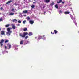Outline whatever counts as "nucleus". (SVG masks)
<instances>
[{
    "label": "nucleus",
    "instance_id": "obj_1",
    "mask_svg": "<svg viewBox=\"0 0 79 79\" xmlns=\"http://www.w3.org/2000/svg\"><path fill=\"white\" fill-rule=\"evenodd\" d=\"M7 31L8 32H6V35L7 36H10L11 35V33H12V31H10V28H8L7 29Z\"/></svg>",
    "mask_w": 79,
    "mask_h": 79
},
{
    "label": "nucleus",
    "instance_id": "obj_2",
    "mask_svg": "<svg viewBox=\"0 0 79 79\" xmlns=\"http://www.w3.org/2000/svg\"><path fill=\"white\" fill-rule=\"evenodd\" d=\"M70 17L71 19L73 21V22H74V23H75V25L76 26H77V23H76V19H75V18H73V16L72 15H70Z\"/></svg>",
    "mask_w": 79,
    "mask_h": 79
},
{
    "label": "nucleus",
    "instance_id": "obj_3",
    "mask_svg": "<svg viewBox=\"0 0 79 79\" xmlns=\"http://www.w3.org/2000/svg\"><path fill=\"white\" fill-rule=\"evenodd\" d=\"M4 41L3 40H2L0 42V44L1 45V47H2L3 46V43L4 42Z\"/></svg>",
    "mask_w": 79,
    "mask_h": 79
},
{
    "label": "nucleus",
    "instance_id": "obj_4",
    "mask_svg": "<svg viewBox=\"0 0 79 79\" xmlns=\"http://www.w3.org/2000/svg\"><path fill=\"white\" fill-rule=\"evenodd\" d=\"M26 35H28V33L27 32H23V37H25Z\"/></svg>",
    "mask_w": 79,
    "mask_h": 79
},
{
    "label": "nucleus",
    "instance_id": "obj_5",
    "mask_svg": "<svg viewBox=\"0 0 79 79\" xmlns=\"http://www.w3.org/2000/svg\"><path fill=\"white\" fill-rule=\"evenodd\" d=\"M7 47H8L9 48H8V49H11V45L10 44V43H8L7 44Z\"/></svg>",
    "mask_w": 79,
    "mask_h": 79
},
{
    "label": "nucleus",
    "instance_id": "obj_6",
    "mask_svg": "<svg viewBox=\"0 0 79 79\" xmlns=\"http://www.w3.org/2000/svg\"><path fill=\"white\" fill-rule=\"evenodd\" d=\"M29 23L31 24H34V21L32 20H30L29 21Z\"/></svg>",
    "mask_w": 79,
    "mask_h": 79
},
{
    "label": "nucleus",
    "instance_id": "obj_7",
    "mask_svg": "<svg viewBox=\"0 0 79 79\" xmlns=\"http://www.w3.org/2000/svg\"><path fill=\"white\" fill-rule=\"evenodd\" d=\"M1 35H4L5 34V31H2L1 32Z\"/></svg>",
    "mask_w": 79,
    "mask_h": 79
},
{
    "label": "nucleus",
    "instance_id": "obj_8",
    "mask_svg": "<svg viewBox=\"0 0 79 79\" xmlns=\"http://www.w3.org/2000/svg\"><path fill=\"white\" fill-rule=\"evenodd\" d=\"M32 35H33V34L32 32H30L29 33L28 35L29 36H31Z\"/></svg>",
    "mask_w": 79,
    "mask_h": 79
},
{
    "label": "nucleus",
    "instance_id": "obj_9",
    "mask_svg": "<svg viewBox=\"0 0 79 79\" xmlns=\"http://www.w3.org/2000/svg\"><path fill=\"white\" fill-rule=\"evenodd\" d=\"M12 27L13 29H16V26L13 25H12Z\"/></svg>",
    "mask_w": 79,
    "mask_h": 79
},
{
    "label": "nucleus",
    "instance_id": "obj_10",
    "mask_svg": "<svg viewBox=\"0 0 79 79\" xmlns=\"http://www.w3.org/2000/svg\"><path fill=\"white\" fill-rule=\"evenodd\" d=\"M62 2V0H59V1H57V3H61Z\"/></svg>",
    "mask_w": 79,
    "mask_h": 79
},
{
    "label": "nucleus",
    "instance_id": "obj_11",
    "mask_svg": "<svg viewBox=\"0 0 79 79\" xmlns=\"http://www.w3.org/2000/svg\"><path fill=\"white\" fill-rule=\"evenodd\" d=\"M54 3H54V2H52L50 4V5L51 6H53V5H54Z\"/></svg>",
    "mask_w": 79,
    "mask_h": 79
},
{
    "label": "nucleus",
    "instance_id": "obj_12",
    "mask_svg": "<svg viewBox=\"0 0 79 79\" xmlns=\"http://www.w3.org/2000/svg\"><path fill=\"white\" fill-rule=\"evenodd\" d=\"M70 13V12L68 11H66L64 12V14H69Z\"/></svg>",
    "mask_w": 79,
    "mask_h": 79
},
{
    "label": "nucleus",
    "instance_id": "obj_13",
    "mask_svg": "<svg viewBox=\"0 0 79 79\" xmlns=\"http://www.w3.org/2000/svg\"><path fill=\"white\" fill-rule=\"evenodd\" d=\"M12 2V1H11V0L9 1H8V2H6V4H8L9 3H10Z\"/></svg>",
    "mask_w": 79,
    "mask_h": 79
},
{
    "label": "nucleus",
    "instance_id": "obj_14",
    "mask_svg": "<svg viewBox=\"0 0 79 79\" xmlns=\"http://www.w3.org/2000/svg\"><path fill=\"white\" fill-rule=\"evenodd\" d=\"M10 24H8L6 25L5 26L6 27H9V26H10Z\"/></svg>",
    "mask_w": 79,
    "mask_h": 79
},
{
    "label": "nucleus",
    "instance_id": "obj_15",
    "mask_svg": "<svg viewBox=\"0 0 79 79\" xmlns=\"http://www.w3.org/2000/svg\"><path fill=\"white\" fill-rule=\"evenodd\" d=\"M54 32L55 34H57V33H58V31H56V30H54Z\"/></svg>",
    "mask_w": 79,
    "mask_h": 79
},
{
    "label": "nucleus",
    "instance_id": "obj_16",
    "mask_svg": "<svg viewBox=\"0 0 79 79\" xmlns=\"http://www.w3.org/2000/svg\"><path fill=\"white\" fill-rule=\"evenodd\" d=\"M55 7L56 8L58 9V4H56L55 5Z\"/></svg>",
    "mask_w": 79,
    "mask_h": 79
},
{
    "label": "nucleus",
    "instance_id": "obj_17",
    "mask_svg": "<svg viewBox=\"0 0 79 79\" xmlns=\"http://www.w3.org/2000/svg\"><path fill=\"white\" fill-rule=\"evenodd\" d=\"M50 0H45V2L46 3H49L50 2Z\"/></svg>",
    "mask_w": 79,
    "mask_h": 79
},
{
    "label": "nucleus",
    "instance_id": "obj_18",
    "mask_svg": "<svg viewBox=\"0 0 79 79\" xmlns=\"http://www.w3.org/2000/svg\"><path fill=\"white\" fill-rule=\"evenodd\" d=\"M60 14H62L63 13V12H62V11H61V10H59V11L58 12Z\"/></svg>",
    "mask_w": 79,
    "mask_h": 79
},
{
    "label": "nucleus",
    "instance_id": "obj_19",
    "mask_svg": "<svg viewBox=\"0 0 79 79\" xmlns=\"http://www.w3.org/2000/svg\"><path fill=\"white\" fill-rule=\"evenodd\" d=\"M23 13H27V11L25 10L23 11Z\"/></svg>",
    "mask_w": 79,
    "mask_h": 79
},
{
    "label": "nucleus",
    "instance_id": "obj_20",
    "mask_svg": "<svg viewBox=\"0 0 79 79\" xmlns=\"http://www.w3.org/2000/svg\"><path fill=\"white\" fill-rule=\"evenodd\" d=\"M27 28H25L23 29L24 31H27Z\"/></svg>",
    "mask_w": 79,
    "mask_h": 79
},
{
    "label": "nucleus",
    "instance_id": "obj_21",
    "mask_svg": "<svg viewBox=\"0 0 79 79\" xmlns=\"http://www.w3.org/2000/svg\"><path fill=\"white\" fill-rule=\"evenodd\" d=\"M9 42V40H6L5 42V44H6V43H8V42Z\"/></svg>",
    "mask_w": 79,
    "mask_h": 79
},
{
    "label": "nucleus",
    "instance_id": "obj_22",
    "mask_svg": "<svg viewBox=\"0 0 79 79\" xmlns=\"http://www.w3.org/2000/svg\"><path fill=\"white\" fill-rule=\"evenodd\" d=\"M12 21H13V22H17V20H16V19H14Z\"/></svg>",
    "mask_w": 79,
    "mask_h": 79
},
{
    "label": "nucleus",
    "instance_id": "obj_23",
    "mask_svg": "<svg viewBox=\"0 0 79 79\" xmlns=\"http://www.w3.org/2000/svg\"><path fill=\"white\" fill-rule=\"evenodd\" d=\"M20 44L21 45H23V40L21 41H20Z\"/></svg>",
    "mask_w": 79,
    "mask_h": 79
},
{
    "label": "nucleus",
    "instance_id": "obj_24",
    "mask_svg": "<svg viewBox=\"0 0 79 79\" xmlns=\"http://www.w3.org/2000/svg\"><path fill=\"white\" fill-rule=\"evenodd\" d=\"M31 7L32 8H34V7H35V6L34 5H33L31 6Z\"/></svg>",
    "mask_w": 79,
    "mask_h": 79
},
{
    "label": "nucleus",
    "instance_id": "obj_25",
    "mask_svg": "<svg viewBox=\"0 0 79 79\" xmlns=\"http://www.w3.org/2000/svg\"><path fill=\"white\" fill-rule=\"evenodd\" d=\"M43 37H42V36H40L39 37V39H43Z\"/></svg>",
    "mask_w": 79,
    "mask_h": 79
},
{
    "label": "nucleus",
    "instance_id": "obj_26",
    "mask_svg": "<svg viewBox=\"0 0 79 79\" xmlns=\"http://www.w3.org/2000/svg\"><path fill=\"white\" fill-rule=\"evenodd\" d=\"M19 35H20V36H21V37H23V34L20 33Z\"/></svg>",
    "mask_w": 79,
    "mask_h": 79
},
{
    "label": "nucleus",
    "instance_id": "obj_27",
    "mask_svg": "<svg viewBox=\"0 0 79 79\" xmlns=\"http://www.w3.org/2000/svg\"><path fill=\"white\" fill-rule=\"evenodd\" d=\"M26 22V20H24L23 22V24H25V23Z\"/></svg>",
    "mask_w": 79,
    "mask_h": 79
},
{
    "label": "nucleus",
    "instance_id": "obj_28",
    "mask_svg": "<svg viewBox=\"0 0 79 79\" xmlns=\"http://www.w3.org/2000/svg\"><path fill=\"white\" fill-rule=\"evenodd\" d=\"M30 17H27V20H30Z\"/></svg>",
    "mask_w": 79,
    "mask_h": 79
},
{
    "label": "nucleus",
    "instance_id": "obj_29",
    "mask_svg": "<svg viewBox=\"0 0 79 79\" xmlns=\"http://www.w3.org/2000/svg\"><path fill=\"white\" fill-rule=\"evenodd\" d=\"M14 15V13H10V15H11V16H12V15Z\"/></svg>",
    "mask_w": 79,
    "mask_h": 79
},
{
    "label": "nucleus",
    "instance_id": "obj_30",
    "mask_svg": "<svg viewBox=\"0 0 79 79\" xmlns=\"http://www.w3.org/2000/svg\"><path fill=\"white\" fill-rule=\"evenodd\" d=\"M28 36H27L25 37V39H27V38H28Z\"/></svg>",
    "mask_w": 79,
    "mask_h": 79
},
{
    "label": "nucleus",
    "instance_id": "obj_31",
    "mask_svg": "<svg viewBox=\"0 0 79 79\" xmlns=\"http://www.w3.org/2000/svg\"><path fill=\"white\" fill-rule=\"evenodd\" d=\"M18 23H21V20H19L18 21Z\"/></svg>",
    "mask_w": 79,
    "mask_h": 79
},
{
    "label": "nucleus",
    "instance_id": "obj_32",
    "mask_svg": "<svg viewBox=\"0 0 79 79\" xmlns=\"http://www.w3.org/2000/svg\"><path fill=\"white\" fill-rule=\"evenodd\" d=\"M11 10L12 11H13V12H14V11H15V9H12Z\"/></svg>",
    "mask_w": 79,
    "mask_h": 79
},
{
    "label": "nucleus",
    "instance_id": "obj_33",
    "mask_svg": "<svg viewBox=\"0 0 79 79\" xmlns=\"http://www.w3.org/2000/svg\"><path fill=\"white\" fill-rule=\"evenodd\" d=\"M14 5H15L16 6H17V5H18V4L16 3H15L14 4Z\"/></svg>",
    "mask_w": 79,
    "mask_h": 79
},
{
    "label": "nucleus",
    "instance_id": "obj_34",
    "mask_svg": "<svg viewBox=\"0 0 79 79\" xmlns=\"http://www.w3.org/2000/svg\"><path fill=\"white\" fill-rule=\"evenodd\" d=\"M5 48L6 50V49H7V47L6 46H5Z\"/></svg>",
    "mask_w": 79,
    "mask_h": 79
},
{
    "label": "nucleus",
    "instance_id": "obj_35",
    "mask_svg": "<svg viewBox=\"0 0 79 79\" xmlns=\"http://www.w3.org/2000/svg\"><path fill=\"white\" fill-rule=\"evenodd\" d=\"M3 20V19H0V21H2Z\"/></svg>",
    "mask_w": 79,
    "mask_h": 79
},
{
    "label": "nucleus",
    "instance_id": "obj_36",
    "mask_svg": "<svg viewBox=\"0 0 79 79\" xmlns=\"http://www.w3.org/2000/svg\"><path fill=\"white\" fill-rule=\"evenodd\" d=\"M3 7H1V8H0L1 10H3Z\"/></svg>",
    "mask_w": 79,
    "mask_h": 79
},
{
    "label": "nucleus",
    "instance_id": "obj_37",
    "mask_svg": "<svg viewBox=\"0 0 79 79\" xmlns=\"http://www.w3.org/2000/svg\"><path fill=\"white\" fill-rule=\"evenodd\" d=\"M51 34H54V33H53L52 32H51Z\"/></svg>",
    "mask_w": 79,
    "mask_h": 79
},
{
    "label": "nucleus",
    "instance_id": "obj_38",
    "mask_svg": "<svg viewBox=\"0 0 79 79\" xmlns=\"http://www.w3.org/2000/svg\"><path fill=\"white\" fill-rule=\"evenodd\" d=\"M62 3L63 4H64V2H62Z\"/></svg>",
    "mask_w": 79,
    "mask_h": 79
},
{
    "label": "nucleus",
    "instance_id": "obj_39",
    "mask_svg": "<svg viewBox=\"0 0 79 79\" xmlns=\"http://www.w3.org/2000/svg\"><path fill=\"white\" fill-rule=\"evenodd\" d=\"M45 37V35H43V36H42L43 37Z\"/></svg>",
    "mask_w": 79,
    "mask_h": 79
},
{
    "label": "nucleus",
    "instance_id": "obj_40",
    "mask_svg": "<svg viewBox=\"0 0 79 79\" xmlns=\"http://www.w3.org/2000/svg\"><path fill=\"white\" fill-rule=\"evenodd\" d=\"M10 28V29H12V28Z\"/></svg>",
    "mask_w": 79,
    "mask_h": 79
},
{
    "label": "nucleus",
    "instance_id": "obj_41",
    "mask_svg": "<svg viewBox=\"0 0 79 79\" xmlns=\"http://www.w3.org/2000/svg\"><path fill=\"white\" fill-rule=\"evenodd\" d=\"M45 13H46V12H44V15H45Z\"/></svg>",
    "mask_w": 79,
    "mask_h": 79
},
{
    "label": "nucleus",
    "instance_id": "obj_42",
    "mask_svg": "<svg viewBox=\"0 0 79 79\" xmlns=\"http://www.w3.org/2000/svg\"><path fill=\"white\" fill-rule=\"evenodd\" d=\"M24 16H26V15H24Z\"/></svg>",
    "mask_w": 79,
    "mask_h": 79
},
{
    "label": "nucleus",
    "instance_id": "obj_43",
    "mask_svg": "<svg viewBox=\"0 0 79 79\" xmlns=\"http://www.w3.org/2000/svg\"><path fill=\"white\" fill-rule=\"evenodd\" d=\"M43 8H45V7L44 6H43Z\"/></svg>",
    "mask_w": 79,
    "mask_h": 79
},
{
    "label": "nucleus",
    "instance_id": "obj_44",
    "mask_svg": "<svg viewBox=\"0 0 79 79\" xmlns=\"http://www.w3.org/2000/svg\"><path fill=\"white\" fill-rule=\"evenodd\" d=\"M1 31V28H0V31Z\"/></svg>",
    "mask_w": 79,
    "mask_h": 79
},
{
    "label": "nucleus",
    "instance_id": "obj_45",
    "mask_svg": "<svg viewBox=\"0 0 79 79\" xmlns=\"http://www.w3.org/2000/svg\"><path fill=\"white\" fill-rule=\"evenodd\" d=\"M33 3H35V2H33Z\"/></svg>",
    "mask_w": 79,
    "mask_h": 79
},
{
    "label": "nucleus",
    "instance_id": "obj_46",
    "mask_svg": "<svg viewBox=\"0 0 79 79\" xmlns=\"http://www.w3.org/2000/svg\"><path fill=\"white\" fill-rule=\"evenodd\" d=\"M20 25H19H19H18V26H20Z\"/></svg>",
    "mask_w": 79,
    "mask_h": 79
},
{
    "label": "nucleus",
    "instance_id": "obj_47",
    "mask_svg": "<svg viewBox=\"0 0 79 79\" xmlns=\"http://www.w3.org/2000/svg\"><path fill=\"white\" fill-rule=\"evenodd\" d=\"M29 1H31V0H28Z\"/></svg>",
    "mask_w": 79,
    "mask_h": 79
},
{
    "label": "nucleus",
    "instance_id": "obj_48",
    "mask_svg": "<svg viewBox=\"0 0 79 79\" xmlns=\"http://www.w3.org/2000/svg\"><path fill=\"white\" fill-rule=\"evenodd\" d=\"M44 39H45V37H44Z\"/></svg>",
    "mask_w": 79,
    "mask_h": 79
}]
</instances>
